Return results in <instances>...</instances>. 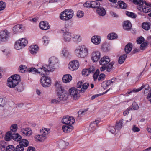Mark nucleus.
Segmentation results:
<instances>
[{"instance_id": "f257e3e1", "label": "nucleus", "mask_w": 151, "mask_h": 151, "mask_svg": "<svg viewBox=\"0 0 151 151\" xmlns=\"http://www.w3.org/2000/svg\"><path fill=\"white\" fill-rule=\"evenodd\" d=\"M89 86V83H83L80 81L77 83V89L75 88H72L69 89L70 94L74 99L76 100L80 96L79 93H84Z\"/></svg>"}, {"instance_id": "f03ea898", "label": "nucleus", "mask_w": 151, "mask_h": 151, "mask_svg": "<svg viewBox=\"0 0 151 151\" xmlns=\"http://www.w3.org/2000/svg\"><path fill=\"white\" fill-rule=\"evenodd\" d=\"M75 120L74 118L68 116H63L62 120V122L64 124L67 125H63L62 127V129L65 133H69L73 129V127L71 125L74 123Z\"/></svg>"}, {"instance_id": "7ed1b4c3", "label": "nucleus", "mask_w": 151, "mask_h": 151, "mask_svg": "<svg viewBox=\"0 0 151 151\" xmlns=\"http://www.w3.org/2000/svg\"><path fill=\"white\" fill-rule=\"evenodd\" d=\"M110 61V59L108 56H104L101 58L99 61V63L103 66L100 68L101 71H103L106 70V71L109 72L112 70L114 62H112L109 63Z\"/></svg>"}, {"instance_id": "20e7f679", "label": "nucleus", "mask_w": 151, "mask_h": 151, "mask_svg": "<svg viewBox=\"0 0 151 151\" xmlns=\"http://www.w3.org/2000/svg\"><path fill=\"white\" fill-rule=\"evenodd\" d=\"M58 62V59L55 57L53 56L49 59V65H46L42 66L41 69H43L44 72L46 73L47 72L53 71L55 68V65Z\"/></svg>"}, {"instance_id": "39448f33", "label": "nucleus", "mask_w": 151, "mask_h": 151, "mask_svg": "<svg viewBox=\"0 0 151 151\" xmlns=\"http://www.w3.org/2000/svg\"><path fill=\"white\" fill-rule=\"evenodd\" d=\"M76 55L80 58H85L88 55V50L85 45L78 47L75 51Z\"/></svg>"}, {"instance_id": "423d86ee", "label": "nucleus", "mask_w": 151, "mask_h": 151, "mask_svg": "<svg viewBox=\"0 0 151 151\" xmlns=\"http://www.w3.org/2000/svg\"><path fill=\"white\" fill-rule=\"evenodd\" d=\"M73 15V12L72 10L67 9L61 12L60 15V19L63 21H67L70 19Z\"/></svg>"}, {"instance_id": "0eeeda50", "label": "nucleus", "mask_w": 151, "mask_h": 151, "mask_svg": "<svg viewBox=\"0 0 151 151\" xmlns=\"http://www.w3.org/2000/svg\"><path fill=\"white\" fill-rule=\"evenodd\" d=\"M40 132L41 134L35 136V139L36 141L42 142L46 139V136L50 132V130L49 129L44 128L40 130Z\"/></svg>"}, {"instance_id": "6e6552de", "label": "nucleus", "mask_w": 151, "mask_h": 151, "mask_svg": "<svg viewBox=\"0 0 151 151\" xmlns=\"http://www.w3.org/2000/svg\"><path fill=\"white\" fill-rule=\"evenodd\" d=\"M10 32L7 30L0 32V43L5 42L8 40L10 37Z\"/></svg>"}, {"instance_id": "1a4fd4ad", "label": "nucleus", "mask_w": 151, "mask_h": 151, "mask_svg": "<svg viewBox=\"0 0 151 151\" xmlns=\"http://www.w3.org/2000/svg\"><path fill=\"white\" fill-rule=\"evenodd\" d=\"M43 76L40 79V82L42 85L44 87H48L50 86L51 83L50 77H46L45 75Z\"/></svg>"}, {"instance_id": "9d476101", "label": "nucleus", "mask_w": 151, "mask_h": 151, "mask_svg": "<svg viewBox=\"0 0 151 151\" xmlns=\"http://www.w3.org/2000/svg\"><path fill=\"white\" fill-rule=\"evenodd\" d=\"M61 92L57 93V96H58V99L60 101H65L68 98V93L65 90H62Z\"/></svg>"}, {"instance_id": "9b49d317", "label": "nucleus", "mask_w": 151, "mask_h": 151, "mask_svg": "<svg viewBox=\"0 0 151 151\" xmlns=\"http://www.w3.org/2000/svg\"><path fill=\"white\" fill-rule=\"evenodd\" d=\"M100 120H96L95 121L92 122L89 126L88 131L91 133L93 132L98 127V124L99 123Z\"/></svg>"}, {"instance_id": "f8f14e48", "label": "nucleus", "mask_w": 151, "mask_h": 151, "mask_svg": "<svg viewBox=\"0 0 151 151\" xmlns=\"http://www.w3.org/2000/svg\"><path fill=\"white\" fill-rule=\"evenodd\" d=\"M69 68L72 71L76 70L78 69L79 66L78 62L76 60H74L69 63Z\"/></svg>"}, {"instance_id": "ddd939ff", "label": "nucleus", "mask_w": 151, "mask_h": 151, "mask_svg": "<svg viewBox=\"0 0 151 151\" xmlns=\"http://www.w3.org/2000/svg\"><path fill=\"white\" fill-rule=\"evenodd\" d=\"M18 83L16 81L13 79L12 77H10L8 78L7 83L8 86L11 88L15 87Z\"/></svg>"}, {"instance_id": "4468645a", "label": "nucleus", "mask_w": 151, "mask_h": 151, "mask_svg": "<svg viewBox=\"0 0 151 151\" xmlns=\"http://www.w3.org/2000/svg\"><path fill=\"white\" fill-rule=\"evenodd\" d=\"M101 54L99 51L93 52L91 54V59L93 62L98 61L100 58Z\"/></svg>"}, {"instance_id": "2eb2a0df", "label": "nucleus", "mask_w": 151, "mask_h": 151, "mask_svg": "<svg viewBox=\"0 0 151 151\" xmlns=\"http://www.w3.org/2000/svg\"><path fill=\"white\" fill-rule=\"evenodd\" d=\"M95 70V68L93 66L91 67L88 69H83L82 71V74L84 76H87L90 73H93Z\"/></svg>"}, {"instance_id": "dca6fc26", "label": "nucleus", "mask_w": 151, "mask_h": 151, "mask_svg": "<svg viewBox=\"0 0 151 151\" xmlns=\"http://www.w3.org/2000/svg\"><path fill=\"white\" fill-rule=\"evenodd\" d=\"M40 70H41V71L39 72L38 70L36 69L35 68H31L28 69V71L29 72H31L34 74L36 73H40L41 75H47V73H45V72H44V71L42 69L41 70L40 69Z\"/></svg>"}, {"instance_id": "f3484780", "label": "nucleus", "mask_w": 151, "mask_h": 151, "mask_svg": "<svg viewBox=\"0 0 151 151\" xmlns=\"http://www.w3.org/2000/svg\"><path fill=\"white\" fill-rule=\"evenodd\" d=\"M63 37L65 42H69L70 41L72 37L71 34L68 32H66L63 33Z\"/></svg>"}, {"instance_id": "a211bd4d", "label": "nucleus", "mask_w": 151, "mask_h": 151, "mask_svg": "<svg viewBox=\"0 0 151 151\" xmlns=\"http://www.w3.org/2000/svg\"><path fill=\"white\" fill-rule=\"evenodd\" d=\"M21 132L23 136H29L31 135L32 132L29 128H23L21 129Z\"/></svg>"}, {"instance_id": "6ab92c4d", "label": "nucleus", "mask_w": 151, "mask_h": 151, "mask_svg": "<svg viewBox=\"0 0 151 151\" xmlns=\"http://www.w3.org/2000/svg\"><path fill=\"white\" fill-rule=\"evenodd\" d=\"M92 43L96 45L99 44L101 42V38L99 36H93L91 39Z\"/></svg>"}, {"instance_id": "aec40b11", "label": "nucleus", "mask_w": 151, "mask_h": 151, "mask_svg": "<svg viewBox=\"0 0 151 151\" xmlns=\"http://www.w3.org/2000/svg\"><path fill=\"white\" fill-rule=\"evenodd\" d=\"M39 27L41 29L44 30H47L50 28L48 24L44 21L41 22H40Z\"/></svg>"}, {"instance_id": "412c9836", "label": "nucleus", "mask_w": 151, "mask_h": 151, "mask_svg": "<svg viewBox=\"0 0 151 151\" xmlns=\"http://www.w3.org/2000/svg\"><path fill=\"white\" fill-rule=\"evenodd\" d=\"M72 79V77L69 74H67L64 75L62 78L63 82L65 83H67L70 82Z\"/></svg>"}, {"instance_id": "4be33fe9", "label": "nucleus", "mask_w": 151, "mask_h": 151, "mask_svg": "<svg viewBox=\"0 0 151 151\" xmlns=\"http://www.w3.org/2000/svg\"><path fill=\"white\" fill-rule=\"evenodd\" d=\"M38 50V47L36 45H31L29 48V50L31 53L35 55L37 52Z\"/></svg>"}, {"instance_id": "5701e85b", "label": "nucleus", "mask_w": 151, "mask_h": 151, "mask_svg": "<svg viewBox=\"0 0 151 151\" xmlns=\"http://www.w3.org/2000/svg\"><path fill=\"white\" fill-rule=\"evenodd\" d=\"M131 27L132 24L129 21L127 20L124 22L123 27L125 30H129L131 29Z\"/></svg>"}, {"instance_id": "b1692460", "label": "nucleus", "mask_w": 151, "mask_h": 151, "mask_svg": "<svg viewBox=\"0 0 151 151\" xmlns=\"http://www.w3.org/2000/svg\"><path fill=\"white\" fill-rule=\"evenodd\" d=\"M96 12L99 15L101 16H104L106 13L105 9L100 6L97 9Z\"/></svg>"}, {"instance_id": "393cba45", "label": "nucleus", "mask_w": 151, "mask_h": 151, "mask_svg": "<svg viewBox=\"0 0 151 151\" xmlns=\"http://www.w3.org/2000/svg\"><path fill=\"white\" fill-rule=\"evenodd\" d=\"M56 91L57 93H59L63 91L62 90H65L62 87L61 84L60 82H56L55 84Z\"/></svg>"}, {"instance_id": "a878e982", "label": "nucleus", "mask_w": 151, "mask_h": 151, "mask_svg": "<svg viewBox=\"0 0 151 151\" xmlns=\"http://www.w3.org/2000/svg\"><path fill=\"white\" fill-rule=\"evenodd\" d=\"M22 138L21 136L18 133L13 134L12 135V139L15 141H19Z\"/></svg>"}, {"instance_id": "bb28decb", "label": "nucleus", "mask_w": 151, "mask_h": 151, "mask_svg": "<svg viewBox=\"0 0 151 151\" xmlns=\"http://www.w3.org/2000/svg\"><path fill=\"white\" fill-rule=\"evenodd\" d=\"M29 142L25 139H21L19 142V145L23 147H26L28 146Z\"/></svg>"}, {"instance_id": "cd10ccee", "label": "nucleus", "mask_w": 151, "mask_h": 151, "mask_svg": "<svg viewBox=\"0 0 151 151\" xmlns=\"http://www.w3.org/2000/svg\"><path fill=\"white\" fill-rule=\"evenodd\" d=\"M7 147L8 146L6 142L4 141H0V150L4 151L6 150Z\"/></svg>"}, {"instance_id": "c85d7f7f", "label": "nucleus", "mask_w": 151, "mask_h": 151, "mask_svg": "<svg viewBox=\"0 0 151 151\" xmlns=\"http://www.w3.org/2000/svg\"><path fill=\"white\" fill-rule=\"evenodd\" d=\"M132 44L129 43L127 44L125 47L124 50L126 53H129L131 51L132 48Z\"/></svg>"}, {"instance_id": "c756f323", "label": "nucleus", "mask_w": 151, "mask_h": 151, "mask_svg": "<svg viewBox=\"0 0 151 151\" xmlns=\"http://www.w3.org/2000/svg\"><path fill=\"white\" fill-rule=\"evenodd\" d=\"M22 26L20 25L17 24L15 25L13 28V30L15 34L18 32L22 31Z\"/></svg>"}, {"instance_id": "7c9ffc66", "label": "nucleus", "mask_w": 151, "mask_h": 151, "mask_svg": "<svg viewBox=\"0 0 151 151\" xmlns=\"http://www.w3.org/2000/svg\"><path fill=\"white\" fill-rule=\"evenodd\" d=\"M130 1L137 5V7L138 9H139V7L140 6H141L144 4V1L142 0H130Z\"/></svg>"}, {"instance_id": "2f4dec72", "label": "nucleus", "mask_w": 151, "mask_h": 151, "mask_svg": "<svg viewBox=\"0 0 151 151\" xmlns=\"http://www.w3.org/2000/svg\"><path fill=\"white\" fill-rule=\"evenodd\" d=\"M123 119H121L119 122H117L115 125V129L116 130L119 131L120 129L122 127Z\"/></svg>"}, {"instance_id": "473e14b6", "label": "nucleus", "mask_w": 151, "mask_h": 151, "mask_svg": "<svg viewBox=\"0 0 151 151\" xmlns=\"http://www.w3.org/2000/svg\"><path fill=\"white\" fill-rule=\"evenodd\" d=\"M150 26L151 24L148 22L144 23L142 24V28L146 30H148L150 29Z\"/></svg>"}, {"instance_id": "72a5a7b5", "label": "nucleus", "mask_w": 151, "mask_h": 151, "mask_svg": "<svg viewBox=\"0 0 151 151\" xmlns=\"http://www.w3.org/2000/svg\"><path fill=\"white\" fill-rule=\"evenodd\" d=\"M73 39L74 42L78 43L82 40L81 37L79 35H74L73 37Z\"/></svg>"}, {"instance_id": "f704fd0d", "label": "nucleus", "mask_w": 151, "mask_h": 151, "mask_svg": "<svg viewBox=\"0 0 151 151\" xmlns=\"http://www.w3.org/2000/svg\"><path fill=\"white\" fill-rule=\"evenodd\" d=\"M12 133L11 131L8 132L6 134L5 137V139L7 141H9L12 139Z\"/></svg>"}, {"instance_id": "c9c22d12", "label": "nucleus", "mask_w": 151, "mask_h": 151, "mask_svg": "<svg viewBox=\"0 0 151 151\" xmlns=\"http://www.w3.org/2000/svg\"><path fill=\"white\" fill-rule=\"evenodd\" d=\"M91 8H97L99 7L100 6V3L96 1H91Z\"/></svg>"}, {"instance_id": "e433bc0d", "label": "nucleus", "mask_w": 151, "mask_h": 151, "mask_svg": "<svg viewBox=\"0 0 151 151\" xmlns=\"http://www.w3.org/2000/svg\"><path fill=\"white\" fill-rule=\"evenodd\" d=\"M139 8V10H141V9H142L143 12L145 13H147L150 11V9L149 7H145L143 6V5L140 6Z\"/></svg>"}, {"instance_id": "4c0bfd02", "label": "nucleus", "mask_w": 151, "mask_h": 151, "mask_svg": "<svg viewBox=\"0 0 151 151\" xmlns=\"http://www.w3.org/2000/svg\"><path fill=\"white\" fill-rule=\"evenodd\" d=\"M117 37V35L115 33H112L109 34L107 36L108 39L109 40H113L116 39Z\"/></svg>"}, {"instance_id": "58836bf2", "label": "nucleus", "mask_w": 151, "mask_h": 151, "mask_svg": "<svg viewBox=\"0 0 151 151\" xmlns=\"http://www.w3.org/2000/svg\"><path fill=\"white\" fill-rule=\"evenodd\" d=\"M127 56V55L126 54L120 56L119 59V63L120 64L123 63L125 61Z\"/></svg>"}, {"instance_id": "ea45409f", "label": "nucleus", "mask_w": 151, "mask_h": 151, "mask_svg": "<svg viewBox=\"0 0 151 151\" xmlns=\"http://www.w3.org/2000/svg\"><path fill=\"white\" fill-rule=\"evenodd\" d=\"M15 48L17 50H19L24 47L22 44L17 40L14 45Z\"/></svg>"}, {"instance_id": "a19ab883", "label": "nucleus", "mask_w": 151, "mask_h": 151, "mask_svg": "<svg viewBox=\"0 0 151 151\" xmlns=\"http://www.w3.org/2000/svg\"><path fill=\"white\" fill-rule=\"evenodd\" d=\"M145 86L144 85H142L141 87H140L139 88L136 89V90H133L132 91H128L127 92V93L126 94V95H127V94H129L130 93H132V92H137L139 91H140L143 88H144L145 87Z\"/></svg>"}, {"instance_id": "79ce46f5", "label": "nucleus", "mask_w": 151, "mask_h": 151, "mask_svg": "<svg viewBox=\"0 0 151 151\" xmlns=\"http://www.w3.org/2000/svg\"><path fill=\"white\" fill-rule=\"evenodd\" d=\"M102 48L104 51L106 52L109 50V46L107 44H104L102 46Z\"/></svg>"}, {"instance_id": "37998d69", "label": "nucleus", "mask_w": 151, "mask_h": 151, "mask_svg": "<svg viewBox=\"0 0 151 151\" xmlns=\"http://www.w3.org/2000/svg\"><path fill=\"white\" fill-rule=\"evenodd\" d=\"M126 14L128 17L132 18H135L137 17L135 14L128 11L126 12Z\"/></svg>"}, {"instance_id": "c03bdc74", "label": "nucleus", "mask_w": 151, "mask_h": 151, "mask_svg": "<svg viewBox=\"0 0 151 151\" xmlns=\"http://www.w3.org/2000/svg\"><path fill=\"white\" fill-rule=\"evenodd\" d=\"M119 6L121 8L124 9H126L127 8L126 4L123 1H120L118 2Z\"/></svg>"}, {"instance_id": "a18cd8bd", "label": "nucleus", "mask_w": 151, "mask_h": 151, "mask_svg": "<svg viewBox=\"0 0 151 151\" xmlns=\"http://www.w3.org/2000/svg\"><path fill=\"white\" fill-rule=\"evenodd\" d=\"M149 43L147 41H145L142 43L140 45V48L142 50H144L147 47Z\"/></svg>"}, {"instance_id": "49530a36", "label": "nucleus", "mask_w": 151, "mask_h": 151, "mask_svg": "<svg viewBox=\"0 0 151 151\" xmlns=\"http://www.w3.org/2000/svg\"><path fill=\"white\" fill-rule=\"evenodd\" d=\"M18 42H20L23 47H24L27 44L28 41L25 38H22L21 40H18Z\"/></svg>"}, {"instance_id": "de8ad7c7", "label": "nucleus", "mask_w": 151, "mask_h": 151, "mask_svg": "<svg viewBox=\"0 0 151 151\" xmlns=\"http://www.w3.org/2000/svg\"><path fill=\"white\" fill-rule=\"evenodd\" d=\"M17 125L15 124L12 125L10 127V131H12L14 132H16L17 130Z\"/></svg>"}, {"instance_id": "09e8293b", "label": "nucleus", "mask_w": 151, "mask_h": 151, "mask_svg": "<svg viewBox=\"0 0 151 151\" xmlns=\"http://www.w3.org/2000/svg\"><path fill=\"white\" fill-rule=\"evenodd\" d=\"M66 143H67L65 142L64 141L62 140L60 141L59 143V147L61 149H64L65 147V145Z\"/></svg>"}, {"instance_id": "8fccbe9b", "label": "nucleus", "mask_w": 151, "mask_h": 151, "mask_svg": "<svg viewBox=\"0 0 151 151\" xmlns=\"http://www.w3.org/2000/svg\"><path fill=\"white\" fill-rule=\"evenodd\" d=\"M11 77H12V78L14 80L16 81L19 83L20 81V76L18 75H14L12 76Z\"/></svg>"}, {"instance_id": "3c124183", "label": "nucleus", "mask_w": 151, "mask_h": 151, "mask_svg": "<svg viewBox=\"0 0 151 151\" xmlns=\"http://www.w3.org/2000/svg\"><path fill=\"white\" fill-rule=\"evenodd\" d=\"M27 67L24 65H21L19 68V70L20 72L24 73L26 70Z\"/></svg>"}, {"instance_id": "603ef678", "label": "nucleus", "mask_w": 151, "mask_h": 151, "mask_svg": "<svg viewBox=\"0 0 151 151\" xmlns=\"http://www.w3.org/2000/svg\"><path fill=\"white\" fill-rule=\"evenodd\" d=\"M17 90L19 92H21L24 90V86L22 83L19 84L16 88Z\"/></svg>"}, {"instance_id": "864d4df0", "label": "nucleus", "mask_w": 151, "mask_h": 151, "mask_svg": "<svg viewBox=\"0 0 151 151\" xmlns=\"http://www.w3.org/2000/svg\"><path fill=\"white\" fill-rule=\"evenodd\" d=\"M42 40L45 45H47L49 41V38L46 36L43 37Z\"/></svg>"}, {"instance_id": "5fc2aeb1", "label": "nucleus", "mask_w": 151, "mask_h": 151, "mask_svg": "<svg viewBox=\"0 0 151 151\" xmlns=\"http://www.w3.org/2000/svg\"><path fill=\"white\" fill-rule=\"evenodd\" d=\"M15 148L12 145H9L6 147V151H15Z\"/></svg>"}, {"instance_id": "6e6d98bb", "label": "nucleus", "mask_w": 151, "mask_h": 151, "mask_svg": "<svg viewBox=\"0 0 151 151\" xmlns=\"http://www.w3.org/2000/svg\"><path fill=\"white\" fill-rule=\"evenodd\" d=\"M24 147L21 146L20 145H17L15 148V151H24Z\"/></svg>"}, {"instance_id": "4d7b16f0", "label": "nucleus", "mask_w": 151, "mask_h": 151, "mask_svg": "<svg viewBox=\"0 0 151 151\" xmlns=\"http://www.w3.org/2000/svg\"><path fill=\"white\" fill-rule=\"evenodd\" d=\"M145 40L144 38L142 36H141L138 38L137 40V43L138 44H140Z\"/></svg>"}, {"instance_id": "13d9d810", "label": "nucleus", "mask_w": 151, "mask_h": 151, "mask_svg": "<svg viewBox=\"0 0 151 151\" xmlns=\"http://www.w3.org/2000/svg\"><path fill=\"white\" fill-rule=\"evenodd\" d=\"M6 4L3 1H0V11L3 10L5 8Z\"/></svg>"}, {"instance_id": "bf43d9fd", "label": "nucleus", "mask_w": 151, "mask_h": 151, "mask_svg": "<svg viewBox=\"0 0 151 151\" xmlns=\"http://www.w3.org/2000/svg\"><path fill=\"white\" fill-rule=\"evenodd\" d=\"M108 130L112 133L114 134L116 131V129L113 126H110L108 127Z\"/></svg>"}, {"instance_id": "052dcab7", "label": "nucleus", "mask_w": 151, "mask_h": 151, "mask_svg": "<svg viewBox=\"0 0 151 151\" xmlns=\"http://www.w3.org/2000/svg\"><path fill=\"white\" fill-rule=\"evenodd\" d=\"M99 73V70L98 69L94 73L93 76V78L94 81L96 80Z\"/></svg>"}, {"instance_id": "680f3d73", "label": "nucleus", "mask_w": 151, "mask_h": 151, "mask_svg": "<svg viewBox=\"0 0 151 151\" xmlns=\"http://www.w3.org/2000/svg\"><path fill=\"white\" fill-rule=\"evenodd\" d=\"M84 15V13L83 11H78L77 12V16L79 18H81L83 17Z\"/></svg>"}, {"instance_id": "e2e57ef3", "label": "nucleus", "mask_w": 151, "mask_h": 151, "mask_svg": "<svg viewBox=\"0 0 151 151\" xmlns=\"http://www.w3.org/2000/svg\"><path fill=\"white\" fill-rule=\"evenodd\" d=\"M62 53L64 56L67 57L68 56L69 52L68 51L65 49H64L62 50Z\"/></svg>"}, {"instance_id": "0e129e2a", "label": "nucleus", "mask_w": 151, "mask_h": 151, "mask_svg": "<svg viewBox=\"0 0 151 151\" xmlns=\"http://www.w3.org/2000/svg\"><path fill=\"white\" fill-rule=\"evenodd\" d=\"M83 6L86 7H91V1H88L83 4Z\"/></svg>"}, {"instance_id": "69168bd1", "label": "nucleus", "mask_w": 151, "mask_h": 151, "mask_svg": "<svg viewBox=\"0 0 151 151\" xmlns=\"http://www.w3.org/2000/svg\"><path fill=\"white\" fill-rule=\"evenodd\" d=\"M132 129L133 131L134 132H139L140 130V129L137 127L135 125L133 126Z\"/></svg>"}, {"instance_id": "338daca9", "label": "nucleus", "mask_w": 151, "mask_h": 151, "mask_svg": "<svg viewBox=\"0 0 151 151\" xmlns=\"http://www.w3.org/2000/svg\"><path fill=\"white\" fill-rule=\"evenodd\" d=\"M5 101L3 98H0V106H4L5 104Z\"/></svg>"}, {"instance_id": "774afa93", "label": "nucleus", "mask_w": 151, "mask_h": 151, "mask_svg": "<svg viewBox=\"0 0 151 151\" xmlns=\"http://www.w3.org/2000/svg\"><path fill=\"white\" fill-rule=\"evenodd\" d=\"M105 76V74L103 73L101 74L99 76V78H98V80L100 81L104 80Z\"/></svg>"}]
</instances>
